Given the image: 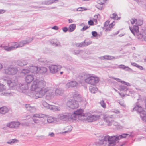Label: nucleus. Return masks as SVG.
Instances as JSON below:
<instances>
[{
  "instance_id": "69168bd1",
  "label": "nucleus",
  "mask_w": 146,
  "mask_h": 146,
  "mask_svg": "<svg viewBox=\"0 0 146 146\" xmlns=\"http://www.w3.org/2000/svg\"><path fill=\"white\" fill-rule=\"evenodd\" d=\"M50 43L52 44L53 45L54 44V39H52L50 40Z\"/></svg>"
},
{
  "instance_id": "4d7b16f0",
  "label": "nucleus",
  "mask_w": 146,
  "mask_h": 146,
  "mask_svg": "<svg viewBox=\"0 0 146 146\" xmlns=\"http://www.w3.org/2000/svg\"><path fill=\"white\" fill-rule=\"evenodd\" d=\"M84 9V8H83L82 7H80L77 8L76 9V11H82Z\"/></svg>"
},
{
  "instance_id": "f8f14e48",
  "label": "nucleus",
  "mask_w": 146,
  "mask_h": 146,
  "mask_svg": "<svg viewBox=\"0 0 146 146\" xmlns=\"http://www.w3.org/2000/svg\"><path fill=\"white\" fill-rule=\"evenodd\" d=\"M67 105L69 108L74 109L78 107V102L75 100H70L67 103Z\"/></svg>"
},
{
  "instance_id": "dca6fc26",
  "label": "nucleus",
  "mask_w": 146,
  "mask_h": 146,
  "mask_svg": "<svg viewBox=\"0 0 146 146\" xmlns=\"http://www.w3.org/2000/svg\"><path fill=\"white\" fill-rule=\"evenodd\" d=\"M78 85L77 82L76 81H71L68 83L66 85V88L67 89L69 88L70 87H76Z\"/></svg>"
},
{
  "instance_id": "e2e57ef3",
  "label": "nucleus",
  "mask_w": 146,
  "mask_h": 146,
  "mask_svg": "<svg viewBox=\"0 0 146 146\" xmlns=\"http://www.w3.org/2000/svg\"><path fill=\"white\" fill-rule=\"evenodd\" d=\"M119 104L121 106H122L124 107H125V105L124 104V102H119Z\"/></svg>"
},
{
  "instance_id": "3c124183",
  "label": "nucleus",
  "mask_w": 146,
  "mask_h": 146,
  "mask_svg": "<svg viewBox=\"0 0 146 146\" xmlns=\"http://www.w3.org/2000/svg\"><path fill=\"white\" fill-rule=\"evenodd\" d=\"M125 70L129 71H132L133 70L130 68L128 66H126L125 69L124 70Z\"/></svg>"
},
{
  "instance_id": "2eb2a0df",
  "label": "nucleus",
  "mask_w": 146,
  "mask_h": 146,
  "mask_svg": "<svg viewBox=\"0 0 146 146\" xmlns=\"http://www.w3.org/2000/svg\"><path fill=\"white\" fill-rule=\"evenodd\" d=\"M38 67L33 65H30L28 67V69L30 70V72L34 74H37Z\"/></svg>"
},
{
  "instance_id": "f3484780",
  "label": "nucleus",
  "mask_w": 146,
  "mask_h": 146,
  "mask_svg": "<svg viewBox=\"0 0 146 146\" xmlns=\"http://www.w3.org/2000/svg\"><path fill=\"white\" fill-rule=\"evenodd\" d=\"M26 44H27L26 42H25V41L24 40L18 43L17 42H14L13 44V45L15 46V49H16L19 47H22L24 46Z\"/></svg>"
},
{
  "instance_id": "1a4fd4ad",
  "label": "nucleus",
  "mask_w": 146,
  "mask_h": 146,
  "mask_svg": "<svg viewBox=\"0 0 146 146\" xmlns=\"http://www.w3.org/2000/svg\"><path fill=\"white\" fill-rule=\"evenodd\" d=\"M6 86L0 82V92L3 95L6 96H13L14 95L15 93L11 92L10 90L6 91Z\"/></svg>"
},
{
  "instance_id": "f257e3e1",
  "label": "nucleus",
  "mask_w": 146,
  "mask_h": 146,
  "mask_svg": "<svg viewBox=\"0 0 146 146\" xmlns=\"http://www.w3.org/2000/svg\"><path fill=\"white\" fill-rule=\"evenodd\" d=\"M46 82L43 80H36L31 85V91L29 95L37 99L45 95L46 99L50 100L54 97L53 89L50 88H45Z\"/></svg>"
},
{
  "instance_id": "09e8293b",
  "label": "nucleus",
  "mask_w": 146,
  "mask_h": 146,
  "mask_svg": "<svg viewBox=\"0 0 146 146\" xmlns=\"http://www.w3.org/2000/svg\"><path fill=\"white\" fill-rule=\"evenodd\" d=\"M92 34L93 36L94 37H96L98 36L97 33L95 31H92Z\"/></svg>"
},
{
  "instance_id": "6e6552de",
  "label": "nucleus",
  "mask_w": 146,
  "mask_h": 146,
  "mask_svg": "<svg viewBox=\"0 0 146 146\" xmlns=\"http://www.w3.org/2000/svg\"><path fill=\"white\" fill-rule=\"evenodd\" d=\"M133 111H136L140 114V115L141 119H144V117L146 111L143 109V107L138 104H136L135 106L133 109Z\"/></svg>"
},
{
  "instance_id": "a19ab883",
  "label": "nucleus",
  "mask_w": 146,
  "mask_h": 146,
  "mask_svg": "<svg viewBox=\"0 0 146 146\" xmlns=\"http://www.w3.org/2000/svg\"><path fill=\"white\" fill-rule=\"evenodd\" d=\"M54 1H51V0L47 1H45L44 2V4H45V5H49L50 4H51V3H53Z\"/></svg>"
},
{
  "instance_id": "de8ad7c7",
  "label": "nucleus",
  "mask_w": 146,
  "mask_h": 146,
  "mask_svg": "<svg viewBox=\"0 0 146 146\" xmlns=\"http://www.w3.org/2000/svg\"><path fill=\"white\" fill-rule=\"evenodd\" d=\"M126 67V66L124 65L123 64H121L118 65V68H120V69H123L124 70H125Z\"/></svg>"
},
{
  "instance_id": "0e129e2a",
  "label": "nucleus",
  "mask_w": 146,
  "mask_h": 146,
  "mask_svg": "<svg viewBox=\"0 0 146 146\" xmlns=\"http://www.w3.org/2000/svg\"><path fill=\"white\" fill-rule=\"evenodd\" d=\"M23 125L26 126H29L30 125V124L29 123V122H26L25 123H24L23 124Z\"/></svg>"
},
{
  "instance_id": "c85d7f7f",
  "label": "nucleus",
  "mask_w": 146,
  "mask_h": 146,
  "mask_svg": "<svg viewBox=\"0 0 146 146\" xmlns=\"http://www.w3.org/2000/svg\"><path fill=\"white\" fill-rule=\"evenodd\" d=\"M76 25L75 24H71L70 25L68 29V31L69 32H73L75 29Z\"/></svg>"
},
{
  "instance_id": "a878e982",
  "label": "nucleus",
  "mask_w": 146,
  "mask_h": 146,
  "mask_svg": "<svg viewBox=\"0 0 146 146\" xmlns=\"http://www.w3.org/2000/svg\"><path fill=\"white\" fill-rule=\"evenodd\" d=\"M111 78L117 81L121 82V83L127 85V86H131V85L129 83L126 82L124 81H122L119 78H114L113 77H112Z\"/></svg>"
},
{
  "instance_id": "13d9d810",
  "label": "nucleus",
  "mask_w": 146,
  "mask_h": 146,
  "mask_svg": "<svg viewBox=\"0 0 146 146\" xmlns=\"http://www.w3.org/2000/svg\"><path fill=\"white\" fill-rule=\"evenodd\" d=\"M96 7L98 9L101 10L102 9V6H99V5H96Z\"/></svg>"
},
{
  "instance_id": "a211bd4d",
  "label": "nucleus",
  "mask_w": 146,
  "mask_h": 146,
  "mask_svg": "<svg viewBox=\"0 0 146 146\" xmlns=\"http://www.w3.org/2000/svg\"><path fill=\"white\" fill-rule=\"evenodd\" d=\"M113 121L111 117H106L104 118V121L108 126H111L112 125Z\"/></svg>"
},
{
  "instance_id": "a18cd8bd",
  "label": "nucleus",
  "mask_w": 146,
  "mask_h": 146,
  "mask_svg": "<svg viewBox=\"0 0 146 146\" xmlns=\"http://www.w3.org/2000/svg\"><path fill=\"white\" fill-rule=\"evenodd\" d=\"M42 105L44 107L47 108L48 107H49V104H48L46 102L44 101L42 103Z\"/></svg>"
},
{
  "instance_id": "2f4dec72",
  "label": "nucleus",
  "mask_w": 146,
  "mask_h": 146,
  "mask_svg": "<svg viewBox=\"0 0 146 146\" xmlns=\"http://www.w3.org/2000/svg\"><path fill=\"white\" fill-rule=\"evenodd\" d=\"M73 97L74 98L76 99L78 102L80 101L81 96L78 93H76L74 95Z\"/></svg>"
},
{
  "instance_id": "864d4df0",
  "label": "nucleus",
  "mask_w": 146,
  "mask_h": 146,
  "mask_svg": "<svg viewBox=\"0 0 146 146\" xmlns=\"http://www.w3.org/2000/svg\"><path fill=\"white\" fill-rule=\"evenodd\" d=\"M67 128H68V129H69L68 130L65 131V132H63V133H67L69 131H70L72 130V127L71 126H68L67 127Z\"/></svg>"
},
{
  "instance_id": "aec40b11",
  "label": "nucleus",
  "mask_w": 146,
  "mask_h": 146,
  "mask_svg": "<svg viewBox=\"0 0 146 146\" xmlns=\"http://www.w3.org/2000/svg\"><path fill=\"white\" fill-rule=\"evenodd\" d=\"M25 107L27 110L31 113L35 112L36 111V110L35 108L34 107L31 106L29 104H26Z\"/></svg>"
},
{
  "instance_id": "37998d69",
  "label": "nucleus",
  "mask_w": 146,
  "mask_h": 146,
  "mask_svg": "<svg viewBox=\"0 0 146 146\" xmlns=\"http://www.w3.org/2000/svg\"><path fill=\"white\" fill-rule=\"evenodd\" d=\"M84 42H82L80 43H78L76 44V46H77L79 47H83L84 46Z\"/></svg>"
},
{
  "instance_id": "052dcab7",
  "label": "nucleus",
  "mask_w": 146,
  "mask_h": 146,
  "mask_svg": "<svg viewBox=\"0 0 146 146\" xmlns=\"http://www.w3.org/2000/svg\"><path fill=\"white\" fill-rule=\"evenodd\" d=\"M131 64L132 66L137 67L138 65L137 63L134 62H131Z\"/></svg>"
},
{
  "instance_id": "49530a36",
  "label": "nucleus",
  "mask_w": 146,
  "mask_h": 146,
  "mask_svg": "<svg viewBox=\"0 0 146 146\" xmlns=\"http://www.w3.org/2000/svg\"><path fill=\"white\" fill-rule=\"evenodd\" d=\"M47 108L51 110H53L55 109V106L53 105L49 104V107H48Z\"/></svg>"
},
{
  "instance_id": "c756f323",
  "label": "nucleus",
  "mask_w": 146,
  "mask_h": 146,
  "mask_svg": "<svg viewBox=\"0 0 146 146\" xmlns=\"http://www.w3.org/2000/svg\"><path fill=\"white\" fill-rule=\"evenodd\" d=\"M63 90L61 89L60 88L57 89L55 90V95H61L63 94Z\"/></svg>"
},
{
  "instance_id": "4c0bfd02",
  "label": "nucleus",
  "mask_w": 146,
  "mask_h": 146,
  "mask_svg": "<svg viewBox=\"0 0 146 146\" xmlns=\"http://www.w3.org/2000/svg\"><path fill=\"white\" fill-rule=\"evenodd\" d=\"M61 68V66L59 65H55V73L58 72Z\"/></svg>"
},
{
  "instance_id": "20e7f679",
  "label": "nucleus",
  "mask_w": 146,
  "mask_h": 146,
  "mask_svg": "<svg viewBox=\"0 0 146 146\" xmlns=\"http://www.w3.org/2000/svg\"><path fill=\"white\" fill-rule=\"evenodd\" d=\"M80 109L74 111L73 113H66L64 115L60 114L58 115L55 121L60 123L61 120L66 121H70L71 120H80Z\"/></svg>"
},
{
  "instance_id": "5701e85b",
  "label": "nucleus",
  "mask_w": 146,
  "mask_h": 146,
  "mask_svg": "<svg viewBox=\"0 0 146 146\" xmlns=\"http://www.w3.org/2000/svg\"><path fill=\"white\" fill-rule=\"evenodd\" d=\"M0 47H2L4 50L7 51H10L16 49L15 46H13L8 47L7 46H2V45H1Z\"/></svg>"
},
{
  "instance_id": "338daca9",
  "label": "nucleus",
  "mask_w": 146,
  "mask_h": 146,
  "mask_svg": "<svg viewBox=\"0 0 146 146\" xmlns=\"http://www.w3.org/2000/svg\"><path fill=\"white\" fill-rule=\"evenodd\" d=\"M137 68L139 69L142 70L143 69V68L141 66L138 65Z\"/></svg>"
},
{
  "instance_id": "393cba45",
  "label": "nucleus",
  "mask_w": 146,
  "mask_h": 146,
  "mask_svg": "<svg viewBox=\"0 0 146 146\" xmlns=\"http://www.w3.org/2000/svg\"><path fill=\"white\" fill-rule=\"evenodd\" d=\"M89 90L92 93H96L98 90V89L95 86H91L89 88Z\"/></svg>"
},
{
  "instance_id": "cd10ccee",
  "label": "nucleus",
  "mask_w": 146,
  "mask_h": 146,
  "mask_svg": "<svg viewBox=\"0 0 146 146\" xmlns=\"http://www.w3.org/2000/svg\"><path fill=\"white\" fill-rule=\"evenodd\" d=\"M110 17L111 19L114 20H119L121 19V17H118L117 14L115 13L110 15Z\"/></svg>"
},
{
  "instance_id": "4be33fe9",
  "label": "nucleus",
  "mask_w": 146,
  "mask_h": 146,
  "mask_svg": "<svg viewBox=\"0 0 146 146\" xmlns=\"http://www.w3.org/2000/svg\"><path fill=\"white\" fill-rule=\"evenodd\" d=\"M9 111L8 108L5 106L0 108V113L4 114L7 113Z\"/></svg>"
},
{
  "instance_id": "bf43d9fd",
  "label": "nucleus",
  "mask_w": 146,
  "mask_h": 146,
  "mask_svg": "<svg viewBox=\"0 0 146 146\" xmlns=\"http://www.w3.org/2000/svg\"><path fill=\"white\" fill-rule=\"evenodd\" d=\"M88 23L89 25H93L94 24V23L93 22V21L92 20H90L88 22Z\"/></svg>"
},
{
  "instance_id": "ea45409f",
  "label": "nucleus",
  "mask_w": 146,
  "mask_h": 146,
  "mask_svg": "<svg viewBox=\"0 0 146 146\" xmlns=\"http://www.w3.org/2000/svg\"><path fill=\"white\" fill-rule=\"evenodd\" d=\"M100 103L101 105V106L104 108H106V103H105L104 102L103 100H102L101 101Z\"/></svg>"
},
{
  "instance_id": "7ed1b4c3",
  "label": "nucleus",
  "mask_w": 146,
  "mask_h": 146,
  "mask_svg": "<svg viewBox=\"0 0 146 146\" xmlns=\"http://www.w3.org/2000/svg\"><path fill=\"white\" fill-rule=\"evenodd\" d=\"M130 21L133 25V27H129L132 33L137 38L141 40H146V31L142 30L139 32V26H141L143 24V21L139 19L132 18Z\"/></svg>"
},
{
  "instance_id": "9d476101",
  "label": "nucleus",
  "mask_w": 146,
  "mask_h": 146,
  "mask_svg": "<svg viewBox=\"0 0 146 146\" xmlns=\"http://www.w3.org/2000/svg\"><path fill=\"white\" fill-rule=\"evenodd\" d=\"M18 72L17 68L12 66H10L4 69V72L6 74L14 75Z\"/></svg>"
},
{
  "instance_id": "c03bdc74",
  "label": "nucleus",
  "mask_w": 146,
  "mask_h": 146,
  "mask_svg": "<svg viewBox=\"0 0 146 146\" xmlns=\"http://www.w3.org/2000/svg\"><path fill=\"white\" fill-rule=\"evenodd\" d=\"M83 52L82 50H76L74 51V53L76 55H78L80 53H82Z\"/></svg>"
},
{
  "instance_id": "bb28decb",
  "label": "nucleus",
  "mask_w": 146,
  "mask_h": 146,
  "mask_svg": "<svg viewBox=\"0 0 146 146\" xmlns=\"http://www.w3.org/2000/svg\"><path fill=\"white\" fill-rule=\"evenodd\" d=\"M105 60H111L114 59H117L121 57L120 56H117L116 57L110 55H105Z\"/></svg>"
},
{
  "instance_id": "4468645a",
  "label": "nucleus",
  "mask_w": 146,
  "mask_h": 146,
  "mask_svg": "<svg viewBox=\"0 0 146 146\" xmlns=\"http://www.w3.org/2000/svg\"><path fill=\"white\" fill-rule=\"evenodd\" d=\"M20 123L18 121H12L7 123L6 126L10 128H16L19 127Z\"/></svg>"
},
{
  "instance_id": "6e6d98bb",
  "label": "nucleus",
  "mask_w": 146,
  "mask_h": 146,
  "mask_svg": "<svg viewBox=\"0 0 146 146\" xmlns=\"http://www.w3.org/2000/svg\"><path fill=\"white\" fill-rule=\"evenodd\" d=\"M112 123V125H113L115 126H119V124L117 122L114 121L113 120V121Z\"/></svg>"
},
{
  "instance_id": "f704fd0d",
  "label": "nucleus",
  "mask_w": 146,
  "mask_h": 146,
  "mask_svg": "<svg viewBox=\"0 0 146 146\" xmlns=\"http://www.w3.org/2000/svg\"><path fill=\"white\" fill-rule=\"evenodd\" d=\"M120 89L121 91H126L128 89L127 87L121 85L120 86Z\"/></svg>"
},
{
  "instance_id": "423d86ee",
  "label": "nucleus",
  "mask_w": 146,
  "mask_h": 146,
  "mask_svg": "<svg viewBox=\"0 0 146 146\" xmlns=\"http://www.w3.org/2000/svg\"><path fill=\"white\" fill-rule=\"evenodd\" d=\"M2 79L4 81H7L8 86L11 89L16 90L19 83L17 80H13L9 78L8 76L2 77Z\"/></svg>"
},
{
  "instance_id": "8fccbe9b",
  "label": "nucleus",
  "mask_w": 146,
  "mask_h": 146,
  "mask_svg": "<svg viewBox=\"0 0 146 146\" xmlns=\"http://www.w3.org/2000/svg\"><path fill=\"white\" fill-rule=\"evenodd\" d=\"M90 27V26L88 27L87 26H84V27L81 29V31H83L86 30L89 27Z\"/></svg>"
},
{
  "instance_id": "9b49d317",
  "label": "nucleus",
  "mask_w": 146,
  "mask_h": 146,
  "mask_svg": "<svg viewBox=\"0 0 146 146\" xmlns=\"http://www.w3.org/2000/svg\"><path fill=\"white\" fill-rule=\"evenodd\" d=\"M28 88L29 87L27 84L23 83H19L16 90L24 93L25 90L28 89Z\"/></svg>"
},
{
  "instance_id": "7c9ffc66",
  "label": "nucleus",
  "mask_w": 146,
  "mask_h": 146,
  "mask_svg": "<svg viewBox=\"0 0 146 146\" xmlns=\"http://www.w3.org/2000/svg\"><path fill=\"white\" fill-rule=\"evenodd\" d=\"M18 142V140L15 139H11L7 142V143L10 144H13L15 143H17Z\"/></svg>"
},
{
  "instance_id": "39448f33",
  "label": "nucleus",
  "mask_w": 146,
  "mask_h": 146,
  "mask_svg": "<svg viewBox=\"0 0 146 146\" xmlns=\"http://www.w3.org/2000/svg\"><path fill=\"white\" fill-rule=\"evenodd\" d=\"M80 120L83 121H87L88 122H92L95 121L99 119V116L96 115H92L89 113H84V110L80 109Z\"/></svg>"
},
{
  "instance_id": "603ef678",
  "label": "nucleus",
  "mask_w": 146,
  "mask_h": 146,
  "mask_svg": "<svg viewBox=\"0 0 146 146\" xmlns=\"http://www.w3.org/2000/svg\"><path fill=\"white\" fill-rule=\"evenodd\" d=\"M115 21H113V22L109 25V26L111 28H112L115 25Z\"/></svg>"
},
{
  "instance_id": "58836bf2",
  "label": "nucleus",
  "mask_w": 146,
  "mask_h": 146,
  "mask_svg": "<svg viewBox=\"0 0 146 146\" xmlns=\"http://www.w3.org/2000/svg\"><path fill=\"white\" fill-rule=\"evenodd\" d=\"M111 113H113L115 114H118L120 113V111L118 110H112L110 111Z\"/></svg>"
},
{
  "instance_id": "e433bc0d",
  "label": "nucleus",
  "mask_w": 146,
  "mask_h": 146,
  "mask_svg": "<svg viewBox=\"0 0 146 146\" xmlns=\"http://www.w3.org/2000/svg\"><path fill=\"white\" fill-rule=\"evenodd\" d=\"M54 121V118L52 117H48L47 118V121L49 123H51Z\"/></svg>"
},
{
  "instance_id": "6ab92c4d",
  "label": "nucleus",
  "mask_w": 146,
  "mask_h": 146,
  "mask_svg": "<svg viewBox=\"0 0 146 146\" xmlns=\"http://www.w3.org/2000/svg\"><path fill=\"white\" fill-rule=\"evenodd\" d=\"M34 79V77L33 74H28L25 77V81L28 83H30Z\"/></svg>"
},
{
  "instance_id": "ddd939ff",
  "label": "nucleus",
  "mask_w": 146,
  "mask_h": 146,
  "mask_svg": "<svg viewBox=\"0 0 146 146\" xmlns=\"http://www.w3.org/2000/svg\"><path fill=\"white\" fill-rule=\"evenodd\" d=\"M46 115L41 113H36L33 115L32 117L33 121L35 123H39V120L36 118H43L46 116Z\"/></svg>"
},
{
  "instance_id": "412c9836",
  "label": "nucleus",
  "mask_w": 146,
  "mask_h": 146,
  "mask_svg": "<svg viewBox=\"0 0 146 146\" xmlns=\"http://www.w3.org/2000/svg\"><path fill=\"white\" fill-rule=\"evenodd\" d=\"M38 72L37 74H43L46 72L47 69L44 67H38Z\"/></svg>"
},
{
  "instance_id": "72a5a7b5",
  "label": "nucleus",
  "mask_w": 146,
  "mask_h": 146,
  "mask_svg": "<svg viewBox=\"0 0 146 146\" xmlns=\"http://www.w3.org/2000/svg\"><path fill=\"white\" fill-rule=\"evenodd\" d=\"M30 72V70L29 69L25 68L22 69L21 70V72L24 74H26L29 73Z\"/></svg>"
},
{
  "instance_id": "774afa93",
  "label": "nucleus",
  "mask_w": 146,
  "mask_h": 146,
  "mask_svg": "<svg viewBox=\"0 0 146 146\" xmlns=\"http://www.w3.org/2000/svg\"><path fill=\"white\" fill-rule=\"evenodd\" d=\"M60 46V44L59 42L57 41L56 43H55V46Z\"/></svg>"
},
{
  "instance_id": "79ce46f5",
  "label": "nucleus",
  "mask_w": 146,
  "mask_h": 146,
  "mask_svg": "<svg viewBox=\"0 0 146 146\" xmlns=\"http://www.w3.org/2000/svg\"><path fill=\"white\" fill-rule=\"evenodd\" d=\"M33 40V38H28L26 40H25V42H26V44H28L31 42Z\"/></svg>"
},
{
  "instance_id": "f03ea898",
  "label": "nucleus",
  "mask_w": 146,
  "mask_h": 146,
  "mask_svg": "<svg viewBox=\"0 0 146 146\" xmlns=\"http://www.w3.org/2000/svg\"><path fill=\"white\" fill-rule=\"evenodd\" d=\"M133 135L131 133L123 134L119 136H105L103 139L99 140L97 142L98 145L102 146H115L118 142L119 140L122 138L132 137Z\"/></svg>"
},
{
  "instance_id": "0eeeda50",
  "label": "nucleus",
  "mask_w": 146,
  "mask_h": 146,
  "mask_svg": "<svg viewBox=\"0 0 146 146\" xmlns=\"http://www.w3.org/2000/svg\"><path fill=\"white\" fill-rule=\"evenodd\" d=\"M85 82L91 85H94L97 83L99 81L98 77L95 76H92L90 75L86 74L84 75Z\"/></svg>"
},
{
  "instance_id": "473e14b6",
  "label": "nucleus",
  "mask_w": 146,
  "mask_h": 146,
  "mask_svg": "<svg viewBox=\"0 0 146 146\" xmlns=\"http://www.w3.org/2000/svg\"><path fill=\"white\" fill-rule=\"evenodd\" d=\"M49 68L50 72L52 73H55V66L54 65H51L49 67Z\"/></svg>"
},
{
  "instance_id": "680f3d73",
  "label": "nucleus",
  "mask_w": 146,
  "mask_h": 146,
  "mask_svg": "<svg viewBox=\"0 0 146 146\" xmlns=\"http://www.w3.org/2000/svg\"><path fill=\"white\" fill-rule=\"evenodd\" d=\"M111 28L109 26H108L106 29L105 31L106 32L109 31L111 30Z\"/></svg>"
},
{
  "instance_id": "c9c22d12",
  "label": "nucleus",
  "mask_w": 146,
  "mask_h": 146,
  "mask_svg": "<svg viewBox=\"0 0 146 146\" xmlns=\"http://www.w3.org/2000/svg\"><path fill=\"white\" fill-rule=\"evenodd\" d=\"M106 0H97V2L98 4L102 5L106 3Z\"/></svg>"
},
{
  "instance_id": "b1692460",
  "label": "nucleus",
  "mask_w": 146,
  "mask_h": 146,
  "mask_svg": "<svg viewBox=\"0 0 146 146\" xmlns=\"http://www.w3.org/2000/svg\"><path fill=\"white\" fill-rule=\"evenodd\" d=\"M17 65L19 66H22L27 64V62L24 60H18L17 62Z\"/></svg>"
},
{
  "instance_id": "5fc2aeb1",
  "label": "nucleus",
  "mask_w": 146,
  "mask_h": 146,
  "mask_svg": "<svg viewBox=\"0 0 146 146\" xmlns=\"http://www.w3.org/2000/svg\"><path fill=\"white\" fill-rule=\"evenodd\" d=\"M84 42V46H87L89 44H91V42Z\"/></svg>"
}]
</instances>
